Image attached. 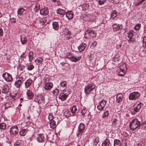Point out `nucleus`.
Returning a JSON list of instances; mask_svg holds the SVG:
<instances>
[{"instance_id":"obj_1","label":"nucleus","mask_w":146,"mask_h":146,"mask_svg":"<svg viewBox=\"0 0 146 146\" xmlns=\"http://www.w3.org/2000/svg\"><path fill=\"white\" fill-rule=\"evenodd\" d=\"M141 125L140 122L137 118L132 120L129 123L130 130L134 131L137 129H139Z\"/></svg>"},{"instance_id":"obj_2","label":"nucleus","mask_w":146,"mask_h":146,"mask_svg":"<svg viewBox=\"0 0 146 146\" xmlns=\"http://www.w3.org/2000/svg\"><path fill=\"white\" fill-rule=\"evenodd\" d=\"M85 128L84 124L81 123L78 126V129L76 132V136L79 139H80L84 132Z\"/></svg>"},{"instance_id":"obj_3","label":"nucleus","mask_w":146,"mask_h":146,"mask_svg":"<svg viewBox=\"0 0 146 146\" xmlns=\"http://www.w3.org/2000/svg\"><path fill=\"white\" fill-rule=\"evenodd\" d=\"M96 85L94 83L88 84L84 88V92L86 95L90 94L91 91L95 89Z\"/></svg>"},{"instance_id":"obj_4","label":"nucleus","mask_w":146,"mask_h":146,"mask_svg":"<svg viewBox=\"0 0 146 146\" xmlns=\"http://www.w3.org/2000/svg\"><path fill=\"white\" fill-rule=\"evenodd\" d=\"M126 65L124 64L121 65L120 68L117 70V72L118 73V75L119 76H123L127 70Z\"/></svg>"},{"instance_id":"obj_5","label":"nucleus","mask_w":146,"mask_h":146,"mask_svg":"<svg viewBox=\"0 0 146 146\" xmlns=\"http://www.w3.org/2000/svg\"><path fill=\"white\" fill-rule=\"evenodd\" d=\"M2 77L5 81L7 82H11L13 80L12 76L7 72L4 73L2 74Z\"/></svg>"},{"instance_id":"obj_6","label":"nucleus","mask_w":146,"mask_h":146,"mask_svg":"<svg viewBox=\"0 0 146 146\" xmlns=\"http://www.w3.org/2000/svg\"><path fill=\"white\" fill-rule=\"evenodd\" d=\"M140 94L138 92H134L130 94L129 99L130 100H135L140 96Z\"/></svg>"},{"instance_id":"obj_7","label":"nucleus","mask_w":146,"mask_h":146,"mask_svg":"<svg viewBox=\"0 0 146 146\" xmlns=\"http://www.w3.org/2000/svg\"><path fill=\"white\" fill-rule=\"evenodd\" d=\"M47 136L43 134H37L36 139L39 143H43L47 139Z\"/></svg>"},{"instance_id":"obj_8","label":"nucleus","mask_w":146,"mask_h":146,"mask_svg":"<svg viewBox=\"0 0 146 146\" xmlns=\"http://www.w3.org/2000/svg\"><path fill=\"white\" fill-rule=\"evenodd\" d=\"M69 94L68 92L63 91L62 93L60 94L58 96V98L62 101H64L66 100Z\"/></svg>"},{"instance_id":"obj_9","label":"nucleus","mask_w":146,"mask_h":146,"mask_svg":"<svg viewBox=\"0 0 146 146\" xmlns=\"http://www.w3.org/2000/svg\"><path fill=\"white\" fill-rule=\"evenodd\" d=\"M34 101L39 104L44 102V98L42 95L38 94L35 96Z\"/></svg>"},{"instance_id":"obj_10","label":"nucleus","mask_w":146,"mask_h":146,"mask_svg":"<svg viewBox=\"0 0 146 146\" xmlns=\"http://www.w3.org/2000/svg\"><path fill=\"white\" fill-rule=\"evenodd\" d=\"M143 104L141 102L138 104L136 107L132 109L131 110V114L135 115L137 112H139Z\"/></svg>"},{"instance_id":"obj_11","label":"nucleus","mask_w":146,"mask_h":146,"mask_svg":"<svg viewBox=\"0 0 146 146\" xmlns=\"http://www.w3.org/2000/svg\"><path fill=\"white\" fill-rule=\"evenodd\" d=\"M107 101L103 100L100 101L98 104L97 106L98 110L99 111H102L106 105Z\"/></svg>"},{"instance_id":"obj_12","label":"nucleus","mask_w":146,"mask_h":146,"mask_svg":"<svg viewBox=\"0 0 146 146\" xmlns=\"http://www.w3.org/2000/svg\"><path fill=\"white\" fill-rule=\"evenodd\" d=\"M9 132L11 135H17L19 132V129L17 126H13L10 128Z\"/></svg>"},{"instance_id":"obj_13","label":"nucleus","mask_w":146,"mask_h":146,"mask_svg":"<svg viewBox=\"0 0 146 146\" xmlns=\"http://www.w3.org/2000/svg\"><path fill=\"white\" fill-rule=\"evenodd\" d=\"M23 82V78L22 77H19L17 78L15 83V85L17 88H19L21 85L22 82Z\"/></svg>"},{"instance_id":"obj_14","label":"nucleus","mask_w":146,"mask_h":146,"mask_svg":"<svg viewBox=\"0 0 146 146\" xmlns=\"http://www.w3.org/2000/svg\"><path fill=\"white\" fill-rule=\"evenodd\" d=\"M1 92L2 94H6L9 92V87L7 84H5L2 88Z\"/></svg>"},{"instance_id":"obj_15","label":"nucleus","mask_w":146,"mask_h":146,"mask_svg":"<svg viewBox=\"0 0 146 146\" xmlns=\"http://www.w3.org/2000/svg\"><path fill=\"white\" fill-rule=\"evenodd\" d=\"M49 12L48 9L47 7L42 9L40 11V14L44 16L47 15L48 14Z\"/></svg>"},{"instance_id":"obj_16","label":"nucleus","mask_w":146,"mask_h":146,"mask_svg":"<svg viewBox=\"0 0 146 146\" xmlns=\"http://www.w3.org/2000/svg\"><path fill=\"white\" fill-rule=\"evenodd\" d=\"M112 126L113 127L115 128L119 126V125L117 122V119L116 118L113 119L111 120Z\"/></svg>"},{"instance_id":"obj_17","label":"nucleus","mask_w":146,"mask_h":146,"mask_svg":"<svg viewBox=\"0 0 146 146\" xmlns=\"http://www.w3.org/2000/svg\"><path fill=\"white\" fill-rule=\"evenodd\" d=\"M66 15L68 19L69 20L73 18L74 13L72 11H70L66 13Z\"/></svg>"},{"instance_id":"obj_18","label":"nucleus","mask_w":146,"mask_h":146,"mask_svg":"<svg viewBox=\"0 0 146 146\" xmlns=\"http://www.w3.org/2000/svg\"><path fill=\"white\" fill-rule=\"evenodd\" d=\"M123 95L120 93H118L116 94V102L119 103L123 100Z\"/></svg>"},{"instance_id":"obj_19","label":"nucleus","mask_w":146,"mask_h":146,"mask_svg":"<svg viewBox=\"0 0 146 146\" xmlns=\"http://www.w3.org/2000/svg\"><path fill=\"white\" fill-rule=\"evenodd\" d=\"M85 33L86 35H88L90 36L93 37L95 35V33L93 30L90 29L87 30Z\"/></svg>"},{"instance_id":"obj_20","label":"nucleus","mask_w":146,"mask_h":146,"mask_svg":"<svg viewBox=\"0 0 146 146\" xmlns=\"http://www.w3.org/2000/svg\"><path fill=\"white\" fill-rule=\"evenodd\" d=\"M86 46V44L85 43H82L78 46V49L80 52H81L85 49Z\"/></svg>"},{"instance_id":"obj_21","label":"nucleus","mask_w":146,"mask_h":146,"mask_svg":"<svg viewBox=\"0 0 146 146\" xmlns=\"http://www.w3.org/2000/svg\"><path fill=\"white\" fill-rule=\"evenodd\" d=\"M27 97L28 99L30 100L34 96V94L32 91L28 90L27 92Z\"/></svg>"},{"instance_id":"obj_22","label":"nucleus","mask_w":146,"mask_h":146,"mask_svg":"<svg viewBox=\"0 0 146 146\" xmlns=\"http://www.w3.org/2000/svg\"><path fill=\"white\" fill-rule=\"evenodd\" d=\"M53 86V84L52 82H50L45 84L44 86V88L46 90H48L50 89Z\"/></svg>"},{"instance_id":"obj_23","label":"nucleus","mask_w":146,"mask_h":146,"mask_svg":"<svg viewBox=\"0 0 146 146\" xmlns=\"http://www.w3.org/2000/svg\"><path fill=\"white\" fill-rule=\"evenodd\" d=\"M112 27L114 31H117L122 28L121 25L117 24H114L112 25Z\"/></svg>"},{"instance_id":"obj_24","label":"nucleus","mask_w":146,"mask_h":146,"mask_svg":"<svg viewBox=\"0 0 146 146\" xmlns=\"http://www.w3.org/2000/svg\"><path fill=\"white\" fill-rule=\"evenodd\" d=\"M81 58V56H78L77 57H76L74 56V55H73V56H72L70 60L72 62H76L77 61H78L80 60Z\"/></svg>"},{"instance_id":"obj_25","label":"nucleus","mask_w":146,"mask_h":146,"mask_svg":"<svg viewBox=\"0 0 146 146\" xmlns=\"http://www.w3.org/2000/svg\"><path fill=\"white\" fill-rule=\"evenodd\" d=\"M28 130L26 129H23L19 132V134L21 136H24L27 133Z\"/></svg>"},{"instance_id":"obj_26","label":"nucleus","mask_w":146,"mask_h":146,"mask_svg":"<svg viewBox=\"0 0 146 146\" xmlns=\"http://www.w3.org/2000/svg\"><path fill=\"white\" fill-rule=\"evenodd\" d=\"M110 144V140L108 138L106 139L103 142L102 144V146H109Z\"/></svg>"},{"instance_id":"obj_27","label":"nucleus","mask_w":146,"mask_h":146,"mask_svg":"<svg viewBox=\"0 0 146 146\" xmlns=\"http://www.w3.org/2000/svg\"><path fill=\"white\" fill-rule=\"evenodd\" d=\"M56 13L61 15H64L65 13V11L61 9H58L56 11Z\"/></svg>"},{"instance_id":"obj_28","label":"nucleus","mask_w":146,"mask_h":146,"mask_svg":"<svg viewBox=\"0 0 146 146\" xmlns=\"http://www.w3.org/2000/svg\"><path fill=\"white\" fill-rule=\"evenodd\" d=\"M33 81L31 79H29L27 80L25 82V85L26 88H27L31 85Z\"/></svg>"},{"instance_id":"obj_29","label":"nucleus","mask_w":146,"mask_h":146,"mask_svg":"<svg viewBox=\"0 0 146 146\" xmlns=\"http://www.w3.org/2000/svg\"><path fill=\"white\" fill-rule=\"evenodd\" d=\"M52 25L53 29L55 30H57L59 28V25L57 22H53L52 23Z\"/></svg>"},{"instance_id":"obj_30","label":"nucleus","mask_w":146,"mask_h":146,"mask_svg":"<svg viewBox=\"0 0 146 146\" xmlns=\"http://www.w3.org/2000/svg\"><path fill=\"white\" fill-rule=\"evenodd\" d=\"M20 40L22 44H25L27 41V37L24 36H21Z\"/></svg>"},{"instance_id":"obj_31","label":"nucleus","mask_w":146,"mask_h":146,"mask_svg":"<svg viewBox=\"0 0 146 146\" xmlns=\"http://www.w3.org/2000/svg\"><path fill=\"white\" fill-rule=\"evenodd\" d=\"M63 115L66 118H68L69 117L72 116V115L71 114L70 112L68 110H66L64 112Z\"/></svg>"},{"instance_id":"obj_32","label":"nucleus","mask_w":146,"mask_h":146,"mask_svg":"<svg viewBox=\"0 0 146 146\" xmlns=\"http://www.w3.org/2000/svg\"><path fill=\"white\" fill-rule=\"evenodd\" d=\"M121 144L119 139H115L114 141V146H121Z\"/></svg>"},{"instance_id":"obj_33","label":"nucleus","mask_w":146,"mask_h":146,"mask_svg":"<svg viewBox=\"0 0 146 146\" xmlns=\"http://www.w3.org/2000/svg\"><path fill=\"white\" fill-rule=\"evenodd\" d=\"M33 52L30 51L29 52L28 54L29 60L30 62L32 61L33 58Z\"/></svg>"},{"instance_id":"obj_34","label":"nucleus","mask_w":146,"mask_h":146,"mask_svg":"<svg viewBox=\"0 0 146 146\" xmlns=\"http://www.w3.org/2000/svg\"><path fill=\"white\" fill-rule=\"evenodd\" d=\"M77 110V108L75 106H73L72 107V108L71 109V111L72 114V116H74Z\"/></svg>"},{"instance_id":"obj_35","label":"nucleus","mask_w":146,"mask_h":146,"mask_svg":"<svg viewBox=\"0 0 146 146\" xmlns=\"http://www.w3.org/2000/svg\"><path fill=\"white\" fill-rule=\"evenodd\" d=\"M50 128L53 129L56 126V122L54 120H52L50 123Z\"/></svg>"},{"instance_id":"obj_36","label":"nucleus","mask_w":146,"mask_h":146,"mask_svg":"<svg viewBox=\"0 0 146 146\" xmlns=\"http://www.w3.org/2000/svg\"><path fill=\"white\" fill-rule=\"evenodd\" d=\"M25 11V10L23 8H20L18 10L17 14L20 15H22Z\"/></svg>"},{"instance_id":"obj_37","label":"nucleus","mask_w":146,"mask_h":146,"mask_svg":"<svg viewBox=\"0 0 146 146\" xmlns=\"http://www.w3.org/2000/svg\"><path fill=\"white\" fill-rule=\"evenodd\" d=\"M109 115V111L107 110H105L102 115V117L105 119Z\"/></svg>"},{"instance_id":"obj_38","label":"nucleus","mask_w":146,"mask_h":146,"mask_svg":"<svg viewBox=\"0 0 146 146\" xmlns=\"http://www.w3.org/2000/svg\"><path fill=\"white\" fill-rule=\"evenodd\" d=\"M6 127V124L4 123H0V131L5 130Z\"/></svg>"},{"instance_id":"obj_39","label":"nucleus","mask_w":146,"mask_h":146,"mask_svg":"<svg viewBox=\"0 0 146 146\" xmlns=\"http://www.w3.org/2000/svg\"><path fill=\"white\" fill-rule=\"evenodd\" d=\"M117 15V14L116 11V10H114L113 11L111 15V18H112V19H114Z\"/></svg>"},{"instance_id":"obj_40","label":"nucleus","mask_w":146,"mask_h":146,"mask_svg":"<svg viewBox=\"0 0 146 146\" xmlns=\"http://www.w3.org/2000/svg\"><path fill=\"white\" fill-rule=\"evenodd\" d=\"M71 33L70 31H68L65 33V36L66 40L71 38Z\"/></svg>"},{"instance_id":"obj_41","label":"nucleus","mask_w":146,"mask_h":146,"mask_svg":"<svg viewBox=\"0 0 146 146\" xmlns=\"http://www.w3.org/2000/svg\"><path fill=\"white\" fill-rule=\"evenodd\" d=\"M50 78L48 76H46L44 77L43 79L44 83L46 84L49 83V82Z\"/></svg>"},{"instance_id":"obj_42","label":"nucleus","mask_w":146,"mask_h":146,"mask_svg":"<svg viewBox=\"0 0 146 146\" xmlns=\"http://www.w3.org/2000/svg\"><path fill=\"white\" fill-rule=\"evenodd\" d=\"M43 60L42 58L39 57L35 60V62L36 64L37 63L41 64L43 62Z\"/></svg>"},{"instance_id":"obj_43","label":"nucleus","mask_w":146,"mask_h":146,"mask_svg":"<svg viewBox=\"0 0 146 146\" xmlns=\"http://www.w3.org/2000/svg\"><path fill=\"white\" fill-rule=\"evenodd\" d=\"M46 22V20L45 18H41L40 19V23L42 25H44V23Z\"/></svg>"},{"instance_id":"obj_44","label":"nucleus","mask_w":146,"mask_h":146,"mask_svg":"<svg viewBox=\"0 0 146 146\" xmlns=\"http://www.w3.org/2000/svg\"><path fill=\"white\" fill-rule=\"evenodd\" d=\"M133 31L132 30L130 31L128 33V37L130 39L133 36Z\"/></svg>"},{"instance_id":"obj_45","label":"nucleus","mask_w":146,"mask_h":146,"mask_svg":"<svg viewBox=\"0 0 146 146\" xmlns=\"http://www.w3.org/2000/svg\"><path fill=\"white\" fill-rule=\"evenodd\" d=\"M89 7V6L88 4L86 3L84 4L82 6V7H83V10L85 11L86 10L88 9Z\"/></svg>"},{"instance_id":"obj_46","label":"nucleus","mask_w":146,"mask_h":146,"mask_svg":"<svg viewBox=\"0 0 146 146\" xmlns=\"http://www.w3.org/2000/svg\"><path fill=\"white\" fill-rule=\"evenodd\" d=\"M73 54L70 53H68L66 55V57L69 59V60H70L71 58H72V56H73Z\"/></svg>"},{"instance_id":"obj_47","label":"nucleus","mask_w":146,"mask_h":146,"mask_svg":"<svg viewBox=\"0 0 146 146\" xmlns=\"http://www.w3.org/2000/svg\"><path fill=\"white\" fill-rule=\"evenodd\" d=\"M143 47L146 48V36L144 37L143 40Z\"/></svg>"},{"instance_id":"obj_48","label":"nucleus","mask_w":146,"mask_h":146,"mask_svg":"<svg viewBox=\"0 0 146 146\" xmlns=\"http://www.w3.org/2000/svg\"><path fill=\"white\" fill-rule=\"evenodd\" d=\"M99 142V138L98 137H96L94 140L93 145H96Z\"/></svg>"},{"instance_id":"obj_49","label":"nucleus","mask_w":146,"mask_h":146,"mask_svg":"<svg viewBox=\"0 0 146 146\" xmlns=\"http://www.w3.org/2000/svg\"><path fill=\"white\" fill-rule=\"evenodd\" d=\"M59 93V90L57 89L56 88L54 90L52 91V93L53 95L56 96H57Z\"/></svg>"},{"instance_id":"obj_50","label":"nucleus","mask_w":146,"mask_h":146,"mask_svg":"<svg viewBox=\"0 0 146 146\" xmlns=\"http://www.w3.org/2000/svg\"><path fill=\"white\" fill-rule=\"evenodd\" d=\"M34 68V66L33 64H31L28 66L27 69L29 70H32Z\"/></svg>"},{"instance_id":"obj_51","label":"nucleus","mask_w":146,"mask_h":146,"mask_svg":"<svg viewBox=\"0 0 146 146\" xmlns=\"http://www.w3.org/2000/svg\"><path fill=\"white\" fill-rule=\"evenodd\" d=\"M141 26V25L140 24H137L135 26L134 28V29L135 30H139Z\"/></svg>"},{"instance_id":"obj_52","label":"nucleus","mask_w":146,"mask_h":146,"mask_svg":"<svg viewBox=\"0 0 146 146\" xmlns=\"http://www.w3.org/2000/svg\"><path fill=\"white\" fill-rule=\"evenodd\" d=\"M60 84L62 87H65L67 85V82L65 81H63L60 83Z\"/></svg>"},{"instance_id":"obj_53","label":"nucleus","mask_w":146,"mask_h":146,"mask_svg":"<svg viewBox=\"0 0 146 146\" xmlns=\"http://www.w3.org/2000/svg\"><path fill=\"white\" fill-rule=\"evenodd\" d=\"M25 67L24 65H20L19 66V67L18 68V70L20 71H21L23 70L25 68Z\"/></svg>"},{"instance_id":"obj_54","label":"nucleus","mask_w":146,"mask_h":146,"mask_svg":"<svg viewBox=\"0 0 146 146\" xmlns=\"http://www.w3.org/2000/svg\"><path fill=\"white\" fill-rule=\"evenodd\" d=\"M4 130L0 131V137L2 138L4 136Z\"/></svg>"},{"instance_id":"obj_55","label":"nucleus","mask_w":146,"mask_h":146,"mask_svg":"<svg viewBox=\"0 0 146 146\" xmlns=\"http://www.w3.org/2000/svg\"><path fill=\"white\" fill-rule=\"evenodd\" d=\"M106 1V0H99L98 1V3L99 5H102L104 4Z\"/></svg>"},{"instance_id":"obj_56","label":"nucleus","mask_w":146,"mask_h":146,"mask_svg":"<svg viewBox=\"0 0 146 146\" xmlns=\"http://www.w3.org/2000/svg\"><path fill=\"white\" fill-rule=\"evenodd\" d=\"M10 20L11 23H15L16 22V19L15 18H10Z\"/></svg>"},{"instance_id":"obj_57","label":"nucleus","mask_w":146,"mask_h":146,"mask_svg":"<svg viewBox=\"0 0 146 146\" xmlns=\"http://www.w3.org/2000/svg\"><path fill=\"white\" fill-rule=\"evenodd\" d=\"M86 111L87 110L85 109H83L82 110L81 113L83 116H84L85 113H86Z\"/></svg>"},{"instance_id":"obj_58","label":"nucleus","mask_w":146,"mask_h":146,"mask_svg":"<svg viewBox=\"0 0 146 146\" xmlns=\"http://www.w3.org/2000/svg\"><path fill=\"white\" fill-rule=\"evenodd\" d=\"M11 107V105L9 103H6L5 106V109H7L8 108H10Z\"/></svg>"},{"instance_id":"obj_59","label":"nucleus","mask_w":146,"mask_h":146,"mask_svg":"<svg viewBox=\"0 0 146 146\" xmlns=\"http://www.w3.org/2000/svg\"><path fill=\"white\" fill-rule=\"evenodd\" d=\"M119 60V57H115L113 58V61L115 62H118Z\"/></svg>"},{"instance_id":"obj_60","label":"nucleus","mask_w":146,"mask_h":146,"mask_svg":"<svg viewBox=\"0 0 146 146\" xmlns=\"http://www.w3.org/2000/svg\"><path fill=\"white\" fill-rule=\"evenodd\" d=\"M111 2L114 4H117L119 2V0H111Z\"/></svg>"},{"instance_id":"obj_61","label":"nucleus","mask_w":146,"mask_h":146,"mask_svg":"<svg viewBox=\"0 0 146 146\" xmlns=\"http://www.w3.org/2000/svg\"><path fill=\"white\" fill-rule=\"evenodd\" d=\"M21 142L19 141H17L14 144V146H19L21 144Z\"/></svg>"},{"instance_id":"obj_62","label":"nucleus","mask_w":146,"mask_h":146,"mask_svg":"<svg viewBox=\"0 0 146 146\" xmlns=\"http://www.w3.org/2000/svg\"><path fill=\"white\" fill-rule=\"evenodd\" d=\"M97 44V42L96 41H95L92 43L91 46H92L94 48L96 46Z\"/></svg>"},{"instance_id":"obj_63","label":"nucleus","mask_w":146,"mask_h":146,"mask_svg":"<svg viewBox=\"0 0 146 146\" xmlns=\"http://www.w3.org/2000/svg\"><path fill=\"white\" fill-rule=\"evenodd\" d=\"M48 119L50 120H52V119L53 118V117L52 115L50 114L48 116Z\"/></svg>"},{"instance_id":"obj_64","label":"nucleus","mask_w":146,"mask_h":146,"mask_svg":"<svg viewBox=\"0 0 146 146\" xmlns=\"http://www.w3.org/2000/svg\"><path fill=\"white\" fill-rule=\"evenodd\" d=\"M142 128L143 129H145L146 127V122L145 121H144L142 124Z\"/></svg>"}]
</instances>
